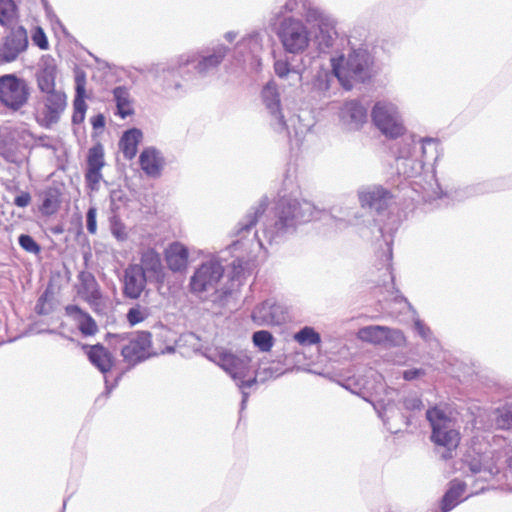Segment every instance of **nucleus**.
Returning a JSON list of instances; mask_svg holds the SVG:
<instances>
[{"label":"nucleus","instance_id":"4be33fe9","mask_svg":"<svg viewBox=\"0 0 512 512\" xmlns=\"http://www.w3.org/2000/svg\"><path fill=\"white\" fill-rule=\"evenodd\" d=\"M391 198V193L382 187H374L373 189L363 192L360 196L363 207L368 206L378 211L386 207L388 200Z\"/></svg>","mask_w":512,"mask_h":512},{"label":"nucleus","instance_id":"864d4df0","mask_svg":"<svg viewBox=\"0 0 512 512\" xmlns=\"http://www.w3.org/2000/svg\"><path fill=\"white\" fill-rule=\"evenodd\" d=\"M374 408H375V410L377 411V413H378L379 417H380V418H382V419H384V413H385L387 410L391 409V407H390V405H389V404H388V405H386V406H383V405H381L380 403H378V404H374Z\"/></svg>","mask_w":512,"mask_h":512},{"label":"nucleus","instance_id":"bb28decb","mask_svg":"<svg viewBox=\"0 0 512 512\" xmlns=\"http://www.w3.org/2000/svg\"><path fill=\"white\" fill-rule=\"evenodd\" d=\"M76 95L73 101L74 114L73 121H77V117L79 115L80 120H83L85 111L87 109V105L85 102L86 97V78L84 74H80L76 76Z\"/></svg>","mask_w":512,"mask_h":512},{"label":"nucleus","instance_id":"5fc2aeb1","mask_svg":"<svg viewBox=\"0 0 512 512\" xmlns=\"http://www.w3.org/2000/svg\"><path fill=\"white\" fill-rule=\"evenodd\" d=\"M167 351L171 352V351H173V348L172 347H167Z\"/></svg>","mask_w":512,"mask_h":512},{"label":"nucleus","instance_id":"c85d7f7f","mask_svg":"<svg viewBox=\"0 0 512 512\" xmlns=\"http://www.w3.org/2000/svg\"><path fill=\"white\" fill-rule=\"evenodd\" d=\"M18 8L14 0H0V24L3 27H16Z\"/></svg>","mask_w":512,"mask_h":512},{"label":"nucleus","instance_id":"1a4fd4ad","mask_svg":"<svg viewBox=\"0 0 512 512\" xmlns=\"http://www.w3.org/2000/svg\"><path fill=\"white\" fill-rule=\"evenodd\" d=\"M371 117L376 127L384 135L397 138L404 134L405 128L394 104L377 102L372 109Z\"/></svg>","mask_w":512,"mask_h":512},{"label":"nucleus","instance_id":"473e14b6","mask_svg":"<svg viewBox=\"0 0 512 512\" xmlns=\"http://www.w3.org/2000/svg\"><path fill=\"white\" fill-rule=\"evenodd\" d=\"M294 340L302 346L318 344L321 341L320 335L312 327H304L294 334Z\"/></svg>","mask_w":512,"mask_h":512},{"label":"nucleus","instance_id":"39448f33","mask_svg":"<svg viewBox=\"0 0 512 512\" xmlns=\"http://www.w3.org/2000/svg\"><path fill=\"white\" fill-rule=\"evenodd\" d=\"M30 97L27 81L15 74L0 76V104L11 112L25 107Z\"/></svg>","mask_w":512,"mask_h":512},{"label":"nucleus","instance_id":"6e6552de","mask_svg":"<svg viewBox=\"0 0 512 512\" xmlns=\"http://www.w3.org/2000/svg\"><path fill=\"white\" fill-rule=\"evenodd\" d=\"M284 49L289 53H299L309 45V32L302 21L294 18L284 19L278 31Z\"/></svg>","mask_w":512,"mask_h":512},{"label":"nucleus","instance_id":"412c9836","mask_svg":"<svg viewBox=\"0 0 512 512\" xmlns=\"http://www.w3.org/2000/svg\"><path fill=\"white\" fill-rule=\"evenodd\" d=\"M142 139L143 133L138 128H131L123 133L119 147L125 159L132 160L136 156Z\"/></svg>","mask_w":512,"mask_h":512},{"label":"nucleus","instance_id":"9b49d317","mask_svg":"<svg viewBox=\"0 0 512 512\" xmlns=\"http://www.w3.org/2000/svg\"><path fill=\"white\" fill-rule=\"evenodd\" d=\"M27 47L28 36L24 27H10L0 45V65L15 61Z\"/></svg>","mask_w":512,"mask_h":512},{"label":"nucleus","instance_id":"393cba45","mask_svg":"<svg viewBox=\"0 0 512 512\" xmlns=\"http://www.w3.org/2000/svg\"><path fill=\"white\" fill-rule=\"evenodd\" d=\"M113 97L116 103V114L125 119L134 114L133 101L126 87L118 86L113 89Z\"/></svg>","mask_w":512,"mask_h":512},{"label":"nucleus","instance_id":"c9c22d12","mask_svg":"<svg viewBox=\"0 0 512 512\" xmlns=\"http://www.w3.org/2000/svg\"><path fill=\"white\" fill-rule=\"evenodd\" d=\"M54 292L51 287H47L44 293L39 297L35 310L39 315H46L52 310V298Z\"/></svg>","mask_w":512,"mask_h":512},{"label":"nucleus","instance_id":"7c9ffc66","mask_svg":"<svg viewBox=\"0 0 512 512\" xmlns=\"http://www.w3.org/2000/svg\"><path fill=\"white\" fill-rule=\"evenodd\" d=\"M139 266L143 268L144 273L159 272L162 267L160 254L152 248L147 249L141 254V264Z\"/></svg>","mask_w":512,"mask_h":512},{"label":"nucleus","instance_id":"4468645a","mask_svg":"<svg viewBox=\"0 0 512 512\" xmlns=\"http://www.w3.org/2000/svg\"><path fill=\"white\" fill-rule=\"evenodd\" d=\"M104 165V148L101 143H97L88 150L87 155L85 181L91 190L97 189L102 179L101 170Z\"/></svg>","mask_w":512,"mask_h":512},{"label":"nucleus","instance_id":"3c124183","mask_svg":"<svg viewBox=\"0 0 512 512\" xmlns=\"http://www.w3.org/2000/svg\"><path fill=\"white\" fill-rule=\"evenodd\" d=\"M503 453L505 457V462L507 463L509 468L512 469V443H509L505 446Z\"/></svg>","mask_w":512,"mask_h":512},{"label":"nucleus","instance_id":"8fccbe9b","mask_svg":"<svg viewBox=\"0 0 512 512\" xmlns=\"http://www.w3.org/2000/svg\"><path fill=\"white\" fill-rule=\"evenodd\" d=\"M415 328L424 339H428L430 329L425 325V322H415Z\"/></svg>","mask_w":512,"mask_h":512},{"label":"nucleus","instance_id":"a19ab883","mask_svg":"<svg viewBox=\"0 0 512 512\" xmlns=\"http://www.w3.org/2000/svg\"><path fill=\"white\" fill-rule=\"evenodd\" d=\"M111 232L113 234V236L120 240V241H123L127 238V232H126V227L125 225L119 221V220H114L111 224Z\"/></svg>","mask_w":512,"mask_h":512},{"label":"nucleus","instance_id":"2eb2a0df","mask_svg":"<svg viewBox=\"0 0 512 512\" xmlns=\"http://www.w3.org/2000/svg\"><path fill=\"white\" fill-rule=\"evenodd\" d=\"M58 67L54 59L46 58L36 71L35 80L40 93L62 91L56 88Z\"/></svg>","mask_w":512,"mask_h":512},{"label":"nucleus","instance_id":"a211bd4d","mask_svg":"<svg viewBox=\"0 0 512 512\" xmlns=\"http://www.w3.org/2000/svg\"><path fill=\"white\" fill-rule=\"evenodd\" d=\"M77 294L92 305L98 306L101 300L99 285L90 272H81L79 274V284Z\"/></svg>","mask_w":512,"mask_h":512},{"label":"nucleus","instance_id":"e433bc0d","mask_svg":"<svg viewBox=\"0 0 512 512\" xmlns=\"http://www.w3.org/2000/svg\"><path fill=\"white\" fill-rule=\"evenodd\" d=\"M18 241L21 248L24 249L26 252L35 255L41 252L40 245L30 235L21 234L18 238Z\"/></svg>","mask_w":512,"mask_h":512},{"label":"nucleus","instance_id":"423d86ee","mask_svg":"<svg viewBox=\"0 0 512 512\" xmlns=\"http://www.w3.org/2000/svg\"><path fill=\"white\" fill-rule=\"evenodd\" d=\"M112 337L120 343L121 355L130 366L136 365L151 355V335L148 332L115 334Z\"/></svg>","mask_w":512,"mask_h":512},{"label":"nucleus","instance_id":"dca6fc26","mask_svg":"<svg viewBox=\"0 0 512 512\" xmlns=\"http://www.w3.org/2000/svg\"><path fill=\"white\" fill-rule=\"evenodd\" d=\"M146 285V276L143 268L138 264L129 265L124 275V294L137 299Z\"/></svg>","mask_w":512,"mask_h":512},{"label":"nucleus","instance_id":"58836bf2","mask_svg":"<svg viewBox=\"0 0 512 512\" xmlns=\"http://www.w3.org/2000/svg\"><path fill=\"white\" fill-rule=\"evenodd\" d=\"M33 43L38 46L41 50H47L49 48V42L46 37L44 30L41 27H37L32 35Z\"/></svg>","mask_w":512,"mask_h":512},{"label":"nucleus","instance_id":"c03bdc74","mask_svg":"<svg viewBox=\"0 0 512 512\" xmlns=\"http://www.w3.org/2000/svg\"><path fill=\"white\" fill-rule=\"evenodd\" d=\"M77 328L84 336L94 335L98 330L96 322H79Z\"/></svg>","mask_w":512,"mask_h":512},{"label":"nucleus","instance_id":"9d476101","mask_svg":"<svg viewBox=\"0 0 512 512\" xmlns=\"http://www.w3.org/2000/svg\"><path fill=\"white\" fill-rule=\"evenodd\" d=\"M224 275V267L217 260L202 263L190 279V289L194 293H202L215 289Z\"/></svg>","mask_w":512,"mask_h":512},{"label":"nucleus","instance_id":"4c0bfd02","mask_svg":"<svg viewBox=\"0 0 512 512\" xmlns=\"http://www.w3.org/2000/svg\"><path fill=\"white\" fill-rule=\"evenodd\" d=\"M486 459H487L486 456H481L479 459L473 458L471 460H466V461L468 463L470 471L472 473L476 474V473H480V472L486 471V470L490 471V468L488 466V462Z\"/></svg>","mask_w":512,"mask_h":512},{"label":"nucleus","instance_id":"ddd939ff","mask_svg":"<svg viewBox=\"0 0 512 512\" xmlns=\"http://www.w3.org/2000/svg\"><path fill=\"white\" fill-rule=\"evenodd\" d=\"M45 324L46 322H0V338L3 342H12L25 335L51 333V330L44 327Z\"/></svg>","mask_w":512,"mask_h":512},{"label":"nucleus","instance_id":"20e7f679","mask_svg":"<svg viewBox=\"0 0 512 512\" xmlns=\"http://www.w3.org/2000/svg\"><path fill=\"white\" fill-rule=\"evenodd\" d=\"M34 108V119L39 126L51 129L65 112L68 102L64 91L41 93Z\"/></svg>","mask_w":512,"mask_h":512},{"label":"nucleus","instance_id":"f8f14e48","mask_svg":"<svg viewBox=\"0 0 512 512\" xmlns=\"http://www.w3.org/2000/svg\"><path fill=\"white\" fill-rule=\"evenodd\" d=\"M358 337L372 344L398 346L404 342L403 334L386 326H368L358 332Z\"/></svg>","mask_w":512,"mask_h":512},{"label":"nucleus","instance_id":"7ed1b4c3","mask_svg":"<svg viewBox=\"0 0 512 512\" xmlns=\"http://www.w3.org/2000/svg\"><path fill=\"white\" fill-rule=\"evenodd\" d=\"M333 72L341 85L349 90L356 82L370 78L369 54L365 50H353L347 56H341L332 63Z\"/></svg>","mask_w":512,"mask_h":512},{"label":"nucleus","instance_id":"a878e982","mask_svg":"<svg viewBox=\"0 0 512 512\" xmlns=\"http://www.w3.org/2000/svg\"><path fill=\"white\" fill-rule=\"evenodd\" d=\"M341 115L345 121L358 127L366 121L367 111L359 102L348 101L343 105Z\"/></svg>","mask_w":512,"mask_h":512},{"label":"nucleus","instance_id":"c756f323","mask_svg":"<svg viewBox=\"0 0 512 512\" xmlns=\"http://www.w3.org/2000/svg\"><path fill=\"white\" fill-rule=\"evenodd\" d=\"M88 357L91 363L103 373L109 371L112 366L111 356L102 346H93L88 353Z\"/></svg>","mask_w":512,"mask_h":512},{"label":"nucleus","instance_id":"f03ea898","mask_svg":"<svg viewBox=\"0 0 512 512\" xmlns=\"http://www.w3.org/2000/svg\"><path fill=\"white\" fill-rule=\"evenodd\" d=\"M209 359L228 373L242 390L241 409H244L248 400V393L244 389L257 382V376L248 378L251 371V358L247 355H236L221 350L210 355Z\"/></svg>","mask_w":512,"mask_h":512},{"label":"nucleus","instance_id":"0eeeda50","mask_svg":"<svg viewBox=\"0 0 512 512\" xmlns=\"http://www.w3.org/2000/svg\"><path fill=\"white\" fill-rule=\"evenodd\" d=\"M278 221L280 228L293 226L296 223L309 221L314 213V205L307 200H281L277 205Z\"/></svg>","mask_w":512,"mask_h":512},{"label":"nucleus","instance_id":"2f4dec72","mask_svg":"<svg viewBox=\"0 0 512 512\" xmlns=\"http://www.w3.org/2000/svg\"><path fill=\"white\" fill-rule=\"evenodd\" d=\"M226 50L220 48L213 54L203 57L196 65V70L199 73H206L209 70L216 68L224 59Z\"/></svg>","mask_w":512,"mask_h":512},{"label":"nucleus","instance_id":"ea45409f","mask_svg":"<svg viewBox=\"0 0 512 512\" xmlns=\"http://www.w3.org/2000/svg\"><path fill=\"white\" fill-rule=\"evenodd\" d=\"M66 315L75 320H93L86 312L77 305H68L66 307Z\"/></svg>","mask_w":512,"mask_h":512},{"label":"nucleus","instance_id":"f3484780","mask_svg":"<svg viewBox=\"0 0 512 512\" xmlns=\"http://www.w3.org/2000/svg\"><path fill=\"white\" fill-rule=\"evenodd\" d=\"M165 260L168 268L173 272H182L187 269L189 251L180 242H173L165 249Z\"/></svg>","mask_w":512,"mask_h":512},{"label":"nucleus","instance_id":"f257e3e1","mask_svg":"<svg viewBox=\"0 0 512 512\" xmlns=\"http://www.w3.org/2000/svg\"><path fill=\"white\" fill-rule=\"evenodd\" d=\"M426 417L432 428L431 441L438 449H444L441 452V458L451 459L460 443V432L456 420L437 407L427 410Z\"/></svg>","mask_w":512,"mask_h":512},{"label":"nucleus","instance_id":"6ab92c4d","mask_svg":"<svg viewBox=\"0 0 512 512\" xmlns=\"http://www.w3.org/2000/svg\"><path fill=\"white\" fill-rule=\"evenodd\" d=\"M62 191L56 186L46 187L40 194L39 212L43 216H52L56 214L62 204Z\"/></svg>","mask_w":512,"mask_h":512},{"label":"nucleus","instance_id":"f704fd0d","mask_svg":"<svg viewBox=\"0 0 512 512\" xmlns=\"http://www.w3.org/2000/svg\"><path fill=\"white\" fill-rule=\"evenodd\" d=\"M496 426L500 429H512V404L497 410Z\"/></svg>","mask_w":512,"mask_h":512},{"label":"nucleus","instance_id":"49530a36","mask_svg":"<svg viewBox=\"0 0 512 512\" xmlns=\"http://www.w3.org/2000/svg\"><path fill=\"white\" fill-rule=\"evenodd\" d=\"M274 70H275V73L279 76V77H285L289 74L290 72V65L287 61H284V60H278L275 62L274 64Z\"/></svg>","mask_w":512,"mask_h":512},{"label":"nucleus","instance_id":"37998d69","mask_svg":"<svg viewBox=\"0 0 512 512\" xmlns=\"http://www.w3.org/2000/svg\"><path fill=\"white\" fill-rule=\"evenodd\" d=\"M96 214L94 207L89 208L86 214L87 230L90 234H95L97 231Z\"/></svg>","mask_w":512,"mask_h":512},{"label":"nucleus","instance_id":"6e6d98bb","mask_svg":"<svg viewBox=\"0 0 512 512\" xmlns=\"http://www.w3.org/2000/svg\"><path fill=\"white\" fill-rule=\"evenodd\" d=\"M390 268H391V265H390V264H388V266H387V270H390ZM389 273L391 274V271H389Z\"/></svg>","mask_w":512,"mask_h":512},{"label":"nucleus","instance_id":"a18cd8bd","mask_svg":"<svg viewBox=\"0 0 512 512\" xmlns=\"http://www.w3.org/2000/svg\"><path fill=\"white\" fill-rule=\"evenodd\" d=\"M403 405L407 410H421L423 407L422 401L416 396H410L403 400Z\"/></svg>","mask_w":512,"mask_h":512},{"label":"nucleus","instance_id":"72a5a7b5","mask_svg":"<svg viewBox=\"0 0 512 512\" xmlns=\"http://www.w3.org/2000/svg\"><path fill=\"white\" fill-rule=\"evenodd\" d=\"M253 343L262 352H268L273 347V336L270 332L261 330L253 334Z\"/></svg>","mask_w":512,"mask_h":512},{"label":"nucleus","instance_id":"de8ad7c7","mask_svg":"<svg viewBox=\"0 0 512 512\" xmlns=\"http://www.w3.org/2000/svg\"><path fill=\"white\" fill-rule=\"evenodd\" d=\"M31 202V195L28 192H22L20 195H17L14 198V204L17 207L24 208L28 206Z\"/></svg>","mask_w":512,"mask_h":512},{"label":"nucleus","instance_id":"4d7b16f0","mask_svg":"<svg viewBox=\"0 0 512 512\" xmlns=\"http://www.w3.org/2000/svg\"><path fill=\"white\" fill-rule=\"evenodd\" d=\"M136 323H137V322L132 321V322H130V326H133V325H134V324H136Z\"/></svg>","mask_w":512,"mask_h":512},{"label":"nucleus","instance_id":"aec40b11","mask_svg":"<svg viewBox=\"0 0 512 512\" xmlns=\"http://www.w3.org/2000/svg\"><path fill=\"white\" fill-rule=\"evenodd\" d=\"M164 163V158L155 148L147 147L140 153V167L150 177L160 176Z\"/></svg>","mask_w":512,"mask_h":512},{"label":"nucleus","instance_id":"79ce46f5","mask_svg":"<svg viewBox=\"0 0 512 512\" xmlns=\"http://www.w3.org/2000/svg\"><path fill=\"white\" fill-rule=\"evenodd\" d=\"M148 317L147 310L139 304L132 307L127 314V320H144Z\"/></svg>","mask_w":512,"mask_h":512},{"label":"nucleus","instance_id":"cd10ccee","mask_svg":"<svg viewBox=\"0 0 512 512\" xmlns=\"http://www.w3.org/2000/svg\"><path fill=\"white\" fill-rule=\"evenodd\" d=\"M388 309L393 316L400 318V320H415L417 317L416 311L403 297H395L391 302H389Z\"/></svg>","mask_w":512,"mask_h":512},{"label":"nucleus","instance_id":"5701e85b","mask_svg":"<svg viewBox=\"0 0 512 512\" xmlns=\"http://www.w3.org/2000/svg\"><path fill=\"white\" fill-rule=\"evenodd\" d=\"M261 96L267 109H269L272 114L278 116L280 120L283 121L284 117L281 112V101L277 84L274 81H269L263 87Z\"/></svg>","mask_w":512,"mask_h":512},{"label":"nucleus","instance_id":"b1692460","mask_svg":"<svg viewBox=\"0 0 512 512\" xmlns=\"http://www.w3.org/2000/svg\"><path fill=\"white\" fill-rule=\"evenodd\" d=\"M284 308L274 301L267 300L256 307L252 313V320H280L284 318Z\"/></svg>","mask_w":512,"mask_h":512},{"label":"nucleus","instance_id":"09e8293b","mask_svg":"<svg viewBox=\"0 0 512 512\" xmlns=\"http://www.w3.org/2000/svg\"><path fill=\"white\" fill-rule=\"evenodd\" d=\"M423 374H424V371L421 369H410V370L404 371L403 378L405 380L410 381V380H414V379L418 378L419 376H421Z\"/></svg>","mask_w":512,"mask_h":512},{"label":"nucleus","instance_id":"603ef678","mask_svg":"<svg viewBox=\"0 0 512 512\" xmlns=\"http://www.w3.org/2000/svg\"><path fill=\"white\" fill-rule=\"evenodd\" d=\"M91 123L94 128H102L105 125V118L102 114H98L93 117Z\"/></svg>","mask_w":512,"mask_h":512}]
</instances>
